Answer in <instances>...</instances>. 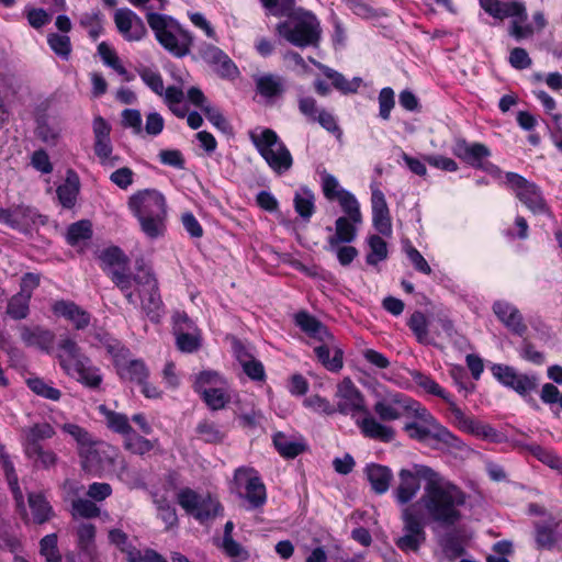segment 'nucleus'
Wrapping results in <instances>:
<instances>
[{"instance_id": "f257e3e1", "label": "nucleus", "mask_w": 562, "mask_h": 562, "mask_svg": "<svg viewBox=\"0 0 562 562\" xmlns=\"http://www.w3.org/2000/svg\"><path fill=\"white\" fill-rule=\"evenodd\" d=\"M97 258L103 271L124 294L126 301L137 305V294L142 310L153 322H159L162 302L158 283L149 262L139 256L124 254L121 248H102Z\"/></svg>"}, {"instance_id": "f03ea898", "label": "nucleus", "mask_w": 562, "mask_h": 562, "mask_svg": "<svg viewBox=\"0 0 562 562\" xmlns=\"http://www.w3.org/2000/svg\"><path fill=\"white\" fill-rule=\"evenodd\" d=\"M423 474L429 477V483L414 504L423 520L445 528L457 525L463 517L461 508L467 503V494L435 470H424Z\"/></svg>"}, {"instance_id": "7ed1b4c3", "label": "nucleus", "mask_w": 562, "mask_h": 562, "mask_svg": "<svg viewBox=\"0 0 562 562\" xmlns=\"http://www.w3.org/2000/svg\"><path fill=\"white\" fill-rule=\"evenodd\" d=\"M262 7L273 16L288 19L276 25V33L293 46L317 47L322 29L316 15L300 9L294 12L295 0H259Z\"/></svg>"}, {"instance_id": "20e7f679", "label": "nucleus", "mask_w": 562, "mask_h": 562, "mask_svg": "<svg viewBox=\"0 0 562 562\" xmlns=\"http://www.w3.org/2000/svg\"><path fill=\"white\" fill-rule=\"evenodd\" d=\"M131 213L137 218L140 231L149 238L162 237L167 231V201L157 189L136 191L127 201Z\"/></svg>"}, {"instance_id": "39448f33", "label": "nucleus", "mask_w": 562, "mask_h": 562, "mask_svg": "<svg viewBox=\"0 0 562 562\" xmlns=\"http://www.w3.org/2000/svg\"><path fill=\"white\" fill-rule=\"evenodd\" d=\"M56 359L63 372L91 390H98L103 381L100 369L86 355L79 344L64 335L56 344Z\"/></svg>"}, {"instance_id": "423d86ee", "label": "nucleus", "mask_w": 562, "mask_h": 562, "mask_svg": "<svg viewBox=\"0 0 562 562\" xmlns=\"http://www.w3.org/2000/svg\"><path fill=\"white\" fill-rule=\"evenodd\" d=\"M480 7L493 19L503 22L510 18L508 27L509 36L516 41L529 38L535 31H542L548 22L542 11H536L532 15L535 26L526 23L528 12L526 4L521 1H502V0H479Z\"/></svg>"}, {"instance_id": "0eeeda50", "label": "nucleus", "mask_w": 562, "mask_h": 562, "mask_svg": "<svg viewBox=\"0 0 562 562\" xmlns=\"http://www.w3.org/2000/svg\"><path fill=\"white\" fill-rule=\"evenodd\" d=\"M412 380L425 393L442 398L449 406L452 415V423L461 431L472 436L494 440L497 437L496 430L487 424H483L476 419L467 416L456 404L449 393H447L435 380L420 371L413 370L409 372Z\"/></svg>"}, {"instance_id": "6e6552de", "label": "nucleus", "mask_w": 562, "mask_h": 562, "mask_svg": "<svg viewBox=\"0 0 562 562\" xmlns=\"http://www.w3.org/2000/svg\"><path fill=\"white\" fill-rule=\"evenodd\" d=\"M147 23L156 41L169 54L177 58L187 56L193 45V35L175 18L157 12L146 14Z\"/></svg>"}, {"instance_id": "1a4fd4ad", "label": "nucleus", "mask_w": 562, "mask_h": 562, "mask_svg": "<svg viewBox=\"0 0 562 562\" xmlns=\"http://www.w3.org/2000/svg\"><path fill=\"white\" fill-rule=\"evenodd\" d=\"M249 137L260 156L274 172L281 175L291 169L292 155L276 131L267 127L259 135L250 133Z\"/></svg>"}, {"instance_id": "9d476101", "label": "nucleus", "mask_w": 562, "mask_h": 562, "mask_svg": "<svg viewBox=\"0 0 562 562\" xmlns=\"http://www.w3.org/2000/svg\"><path fill=\"white\" fill-rule=\"evenodd\" d=\"M373 411L382 422L396 420L403 416L416 417L424 423L434 422L431 414L420 403L400 393L375 402Z\"/></svg>"}, {"instance_id": "9b49d317", "label": "nucleus", "mask_w": 562, "mask_h": 562, "mask_svg": "<svg viewBox=\"0 0 562 562\" xmlns=\"http://www.w3.org/2000/svg\"><path fill=\"white\" fill-rule=\"evenodd\" d=\"M505 178L516 198L533 215H552L551 207L544 199L541 188L537 183L513 171L506 172Z\"/></svg>"}, {"instance_id": "f8f14e48", "label": "nucleus", "mask_w": 562, "mask_h": 562, "mask_svg": "<svg viewBox=\"0 0 562 562\" xmlns=\"http://www.w3.org/2000/svg\"><path fill=\"white\" fill-rule=\"evenodd\" d=\"M194 390L202 395L212 411L223 409L231 402L233 394L226 380L215 371L200 372L194 382Z\"/></svg>"}, {"instance_id": "ddd939ff", "label": "nucleus", "mask_w": 562, "mask_h": 562, "mask_svg": "<svg viewBox=\"0 0 562 562\" xmlns=\"http://www.w3.org/2000/svg\"><path fill=\"white\" fill-rule=\"evenodd\" d=\"M403 535L395 540L396 547L403 552H417L426 541L425 521L415 505L402 509Z\"/></svg>"}, {"instance_id": "4468645a", "label": "nucleus", "mask_w": 562, "mask_h": 562, "mask_svg": "<svg viewBox=\"0 0 562 562\" xmlns=\"http://www.w3.org/2000/svg\"><path fill=\"white\" fill-rule=\"evenodd\" d=\"M234 484L252 509L260 508L267 501L266 486L252 468L241 467L234 473Z\"/></svg>"}, {"instance_id": "2eb2a0df", "label": "nucleus", "mask_w": 562, "mask_h": 562, "mask_svg": "<svg viewBox=\"0 0 562 562\" xmlns=\"http://www.w3.org/2000/svg\"><path fill=\"white\" fill-rule=\"evenodd\" d=\"M79 456L83 470L98 475L114 464L119 450L106 442L93 440Z\"/></svg>"}, {"instance_id": "dca6fc26", "label": "nucleus", "mask_w": 562, "mask_h": 562, "mask_svg": "<svg viewBox=\"0 0 562 562\" xmlns=\"http://www.w3.org/2000/svg\"><path fill=\"white\" fill-rule=\"evenodd\" d=\"M424 470H432L424 464H413L411 469H402L398 472V484L394 490L395 499L401 505H406L417 495L420 490L419 480L425 484L429 483V477L424 475Z\"/></svg>"}, {"instance_id": "f3484780", "label": "nucleus", "mask_w": 562, "mask_h": 562, "mask_svg": "<svg viewBox=\"0 0 562 562\" xmlns=\"http://www.w3.org/2000/svg\"><path fill=\"white\" fill-rule=\"evenodd\" d=\"M335 402L336 413L352 416L367 413L363 395L350 378H345L337 384Z\"/></svg>"}, {"instance_id": "a211bd4d", "label": "nucleus", "mask_w": 562, "mask_h": 562, "mask_svg": "<svg viewBox=\"0 0 562 562\" xmlns=\"http://www.w3.org/2000/svg\"><path fill=\"white\" fill-rule=\"evenodd\" d=\"M494 376L505 386L515 390L520 395H526L535 390L538 379L535 375L517 373V371L508 366L496 364L492 368Z\"/></svg>"}, {"instance_id": "6ab92c4d", "label": "nucleus", "mask_w": 562, "mask_h": 562, "mask_svg": "<svg viewBox=\"0 0 562 562\" xmlns=\"http://www.w3.org/2000/svg\"><path fill=\"white\" fill-rule=\"evenodd\" d=\"M452 154L465 165L476 169L483 160L491 156V149L483 143H469L464 138H457L451 148Z\"/></svg>"}, {"instance_id": "aec40b11", "label": "nucleus", "mask_w": 562, "mask_h": 562, "mask_svg": "<svg viewBox=\"0 0 562 562\" xmlns=\"http://www.w3.org/2000/svg\"><path fill=\"white\" fill-rule=\"evenodd\" d=\"M493 312L498 321L513 334L522 337L528 331L520 311L509 302L496 301L493 304Z\"/></svg>"}, {"instance_id": "412c9836", "label": "nucleus", "mask_w": 562, "mask_h": 562, "mask_svg": "<svg viewBox=\"0 0 562 562\" xmlns=\"http://www.w3.org/2000/svg\"><path fill=\"white\" fill-rule=\"evenodd\" d=\"M562 539V521L550 518L535 524V542L538 550H552Z\"/></svg>"}, {"instance_id": "4be33fe9", "label": "nucleus", "mask_w": 562, "mask_h": 562, "mask_svg": "<svg viewBox=\"0 0 562 562\" xmlns=\"http://www.w3.org/2000/svg\"><path fill=\"white\" fill-rule=\"evenodd\" d=\"M35 223V214L30 207L18 206L15 209L0 207V224L7 225L22 233H30Z\"/></svg>"}, {"instance_id": "5701e85b", "label": "nucleus", "mask_w": 562, "mask_h": 562, "mask_svg": "<svg viewBox=\"0 0 562 562\" xmlns=\"http://www.w3.org/2000/svg\"><path fill=\"white\" fill-rule=\"evenodd\" d=\"M372 223L376 232L389 237L392 234L390 210L382 191L375 190L371 195Z\"/></svg>"}, {"instance_id": "b1692460", "label": "nucleus", "mask_w": 562, "mask_h": 562, "mask_svg": "<svg viewBox=\"0 0 562 562\" xmlns=\"http://www.w3.org/2000/svg\"><path fill=\"white\" fill-rule=\"evenodd\" d=\"M52 308L57 316L69 321L77 330H82L90 325L91 315L74 302L57 301Z\"/></svg>"}, {"instance_id": "393cba45", "label": "nucleus", "mask_w": 562, "mask_h": 562, "mask_svg": "<svg viewBox=\"0 0 562 562\" xmlns=\"http://www.w3.org/2000/svg\"><path fill=\"white\" fill-rule=\"evenodd\" d=\"M295 325L301 328L308 337L321 342H331L334 336L328 331L327 327L316 317L307 312H299L294 315Z\"/></svg>"}, {"instance_id": "a878e982", "label": "nucleus", "mask_w": 562, "mask_h": 562, "mask_svg": "<svg viewBox=\"0 0 562 562\" xmlns=\"http://www.w3.org/2000/svg\"><path fill=\"white\" fill-rule=\"evenodd\" d=\"M364 414L366 416L362 419L357 420V425L364 437L383 442L394 439L395 431L392 427L378 422L368 411Z\"/></svg>"}, {"instance_id": "bb28decb", "label": "nucleus", "mask_w": 562, "mask_h": 562, "mask_svg": "<svg viewBox=\"0 0 562 562\" xmlns=\"http://www.w3.org/2000/svg\"><path fill=\"white\" fill-rule=\"evenodd\" d=\"M256 91L266 99H276L285 91L284 79L273 74H265L255 80Z\"/></svg>"}, {"instance_id": "cd10ccee", "label": "nucleus", "mask_w": 562, "mask_h": 562, "mask_svg": "<svg viewBox=\"0 0 562 562\" xmlns=\"http://www.w3.org/2000/svg\"><path fill=\"white\" fill-rule=\"evenodd\" d=\"M95 526L89 522H82L77 527V546L79 551L90 562L97 557L95 548Z\"/></svg>"}, {"instance_id": "c85d7f7f", "label": "nucleus", "mask_w": 562, "mask_h": 562, "mask_svg": "<svg viewBox=\"0 0 562 562\" xmlns=\"http://www.w3.org/2000/svg\"><path fill=\"white\" fill-rule=\"evenodd\" d=\"M318 361L329 371L337 372L342 366V351L331 342H322L314 349Z\"/></svg>"}, {"instance_id": "c756f323", "label": "nucleus", "mask_w": 562, "mask_h": 562, "mask_svg": "<svg viewBox=\"0 0 562 562\" xmlns=\"http://www.w3.org/2000/svg\"><path fill=\"white\" fill-rule=\"evenodd\" d=\"M80 181L77 172L68 169L65 183L60 184L56 192L60 204L66 209H71L77 201Z\"/></svg>"}, {"instance_id": "7c9ffc66", "label": "nucleus", "mask_w": 562, "mask_h": 562, "mask_svg": "<svg viewBox=\"0 0 562 562\" xmlns=\"http://www.w3.org/2000/svg\"><path fill=\"white\" fill-rule=\"evenodd\" d=\"M123 446L125 450L137 456H145L150 451L160 452L158 439H147L136 434L134 430L124 438Z\"/></svg>"}, {"instance_id": "2f4dec72", "label": "nucleus", "mask_w": 562, "mask_h": 562, "mask_svg": "<svg viewBox=\"0 0 562 562\" xmlns=\"http://www.w3.org/2000/svg\"><path fill=\"white\" fill-rule=\"evenodd\" d=\"M407 325L419 344L434 345V336L431 335L430 329L432 322H430L424 313L419 311L414 312L411 315Z\"/></svg>"}, {"instance_id": "473e14b6", "label": "nucleus", "mask_w": 562, "mask_h": 562, "mask_svg": "<svg viewBox=\"0 0 562 562\" xmlns=\"http://www.w3.org/2000/svg\"><path fill=\"white\" fill-rule=\"evenodd\" d=\"M321 69L323 75L331 81L333 87L342 94L356 93L362 83L360 77L348 80L342 74L328 66H322Z\"/></svg>"}, {"instance_id": "72a5a7b5", "label": "nucleus", "mask_w": 562, "mask_h": 562, "mask_svg": "<svg viewBox=\"0 0 562 562\" xmlns=\"http://www.w3.org/2000/svg\"><path fill=\"white\" fill-rule=\"evenodd\" d=\"M366 475L372 490L376 494H384L389 490L393 477L392 472L387 467L374 463L366 468Z\"/></svg>"}, {"instance_id": "f704fd0d", "label": "nucleus", "mask_w": 562, "mask_h": 562, "mask_svg": "<svg viewBox=\"0 0 562 562\" xmlns=\"http://www.w3.org/2000/svg\"><path fill=\"white\" fill-rule=\"evenodd\" d=\"M363 223V218H353L339 216L335 222V235L333 239L340 244H350L356 239L358 226Z\"/></svg>"}, {"instance_id": "c9c22d12", "label": "nucleus", "mask_w": 562, "mask_h": 562, "mask_svg": "<svg viewBox=\"0 0 562 562\" xmlns=\"http://www.w3.org/2000/svg\"><path fill=\"white\" fill-rule=\"evenodd\" d=\"M109 539H110L111 543L116 546L123 553L126 554V559L128 562H142L143 561L142 552L128 542V537L123 530H121V529L110 530Z\"/></svg>"}, {"instance_id": "e433bc0d", "label": "nucleus", "mask_w": 562, "mask_h": 562, "mask_svg": "<svg viewBox=\"0 0 562 562\" xmlns=\"http://www.w3.org/2000/svg\"><path fill=\"white\" fill-rule=\"evenodd\" d=\"M295 212L305 221L315 213V195L313 191L306 187L301 188L300 192H295L293 199Z\"/></svg>"}, {"instance_id": "4c0bfd02", "label": "nucleus", "mask_w": 562, "mask_h": 562, "mask_svg": "<svg viewBox=\"0 0 562 562\" xmlns=\"http://www.w3.org/2000/svg\"><path fill=\"white\" fill-rule=\"evenodd\" d=\"M32 291L24 288L18 294L13 295L8 303L7 314L13 319L25 318L30 312L29 303Z\"/></svg>"}, {"instance_id": "58836bf2", "label": "nucleus", "mask_w": 562, "mask_h": 562, "mask_svg": "<svg viewBox=\"0 0 562 562\" xmlns=\"http://www.w3.org/2000/svg\"><path fill=\"white\" fill-rule=\"evenodd\" d=\"M273 443L278 452L284 458H295L305 449V445L299 440H294L283 432L273 436Z\"/></svg>"}, {"instance_id": "ea45409f", "label": "nucleus", "mask_w": 562, "mask_h": 562, "mask_svg": "<svg viewBox=\"0 0 562 562\" xmlns=\"http://www.w3.org/2000/svg\"><path fill=\"white\" fill-rule=\"evenodd\" d=\"M100 411L105 418L106 426L114 432L123 435L125 438L133 431L130 420L125 414L113 412L104 406H101Z\"/></svg>"}, {"instance_id": "a19ab883", "label": "nucleus", "mask_w": 562, "mask_h": 562, "mask_svg": "<svg viewBox=\"0 0 562 562\" xmlns=\"http://www.w3.org/2000/svg\"><path fill=\"white\" fill-rule=\"evenodd\" d=\"M93 234L92 223L89 220H80L70 224L67 228L66 240L70 246L91 239Z\"/></svg>"}, {"instance_id": "79ce46f5", "label": "nucleus", "mask_w": 562, "mask_h": 562, "mask_svg": "<svg viewBox=\"0 0 562 562\" xmlns=\"http://www.w3.org/2000/svg\"><path fill=\"white\" fill-rule=\"evenodd\" d=\"M0 461H1L2 468H3L4 472H5L9 485L11 486L12 493L14 495V498H15V502H16V507H18L21 516L23 518H25L26 517V512H25V507H24V504H23V495H22V492L20 491V487L18 485V477H16V475L14 473L13 465H12L11 461L9 460V458L7 456H4V454H1Z\"/></svg>"}, {"instance_id": "37998d69", "label": "nucleus", "mask_w": 562, "mask_h": 562, "mask_svg": "<svg viewBox=\"0 0 562 562\" xmlns=\"http://www.w3.org/2000/svg\"><path fill=\"white\" fill-rule=\"evenodd\" d=\"M79 24L88 31L92 41H97L103 33V15L100 10L82 13Z\"/></svg>"}, {"instance_id": "c03bdc74", "label": "nucleus", "mask_w": 562, "mask_h": 562, "mask_svg": "<svg viewBox=\"0 0 562 562\" xmlns=\"http://www.w3.org/2000/svg\"><path fill=\"white\" fill-rule=\"evenodd\" d=\"M47 44L49 48L63 60H68L72 52L70 37L66 34L49 33L47 35Z\"/></svg>"}, {"instance_id": "a18cd8bd", "label": "nucleus", "mask_w": 562, "mask_h": 562, "mask_svg": "<svg viewBox=\"0 0 562 562\" xmlns=\"http://www.w3.org/2000/svg\"><path fill=\"white\" fill-rule=\"evenodd\" d=\"M344 213V217L363 218L360 210V204L353 193L346 189H340L339 196L335 200Z\"/></svg>"}, {"instance_id": "49530a36", "label": "nucleus", "mask_w": 562, "mask_h": 562, "mask_svg": "<svg viewBox=\"0 0 562 562\" xmlns=\"http://www.w3.org/2000/svg\"><path fill=\"white\" fill-rule=\"evenodd\" d=\"M153 501L159 512V517L167 525V528L176 526L178 524V517L168 497L162 494L153 493Z\"/></svg>"}, {"instance_id": "de8ad7c7", "label": "nucleus", "mask_w": 562, "mask_h": 562, "mask_svg": "<svg viewBox=\"0 0 562 562\" xmlns=\"http://www.w3.org/2000/svg\"><path fill=\"white\" fill-rule=\"evenodd\" d=\"M178 348L184 352H193L200 347V334L198 328L184 330L179 328V333L175 334Z\"/></svg>"}, {"instance_id": "09e8293b", "label": "nucleus", "mask_w": 562, "mask_h": 562, "mask_svg": "<svg viewBox=\"0 0 562 562\" xmlns=\"http://www.w3.org/2000/svg\"><path fill=\"white\" fill-rule=\"evenodd\" d=\"M201 495L191 488H182L177 494L178 504L193 517L204 516V513L196 512L198 502Z\"/></svg>"}, {"instance_id": "8fccbe9b", "label": "nucleus", "mask_w": 562, "mask_h": 562, "mask_svg": "<svg viewBox=\"0 0 562 562\" xmlns=\"http://www.w3.org/2000/svg\"><path fill=\"white\" fill-rule=\"evenodd\" d=\"M143 82L156 94L162 95L164 80L159 71L153 70L149 67L140 66L136 69Z\"/></svg>"}, {"instance_id": "3c124183", "label": "nucleus", "mask_w": 562, "mask_h": 562, "mask_svg": "<svg viewBox=\"0 0 562 562\" xmlns=\"http://www.w3.org/2000/svg\"><path fill=\"white\" fill-rule=\"evenodd\" d=\"M71 516L74 518H95L100 515V508L90 499L76 498L71 502Z\"/></svg>"}, {"instance_id": "603ef678", "label": "nucleus", "mask_w": 562, "mask_h": 562, "mask_svg": "<svg viewBox=\"0 0 562 562\" xmlns=\"http://www.w3.org/2000/svg\"><path fill=\"white\" fill-rule=\"evenodd\" d=\"M196 434L199 437L207 443H220L223 441L225 434L220 429V427L209 420H202L196 426Z\"/></svg>"}, {"instance_id": "864d4df0", "label": "nucleus", "mask_w": 562, "mask_h": 562, "mask_svg": "<svg viewBox=\"0 0 562 562\" xmlns=\"http://www.w3.org/2000/svg\"><path fill=\"white\" fill-rule=\"evenodd\" d=\"M122 378L136 382L138 384L144 383L148 376V369L145 363L139 360L130 361L125 367L121 369Z\"/></svg>"}, {"instance_id": "5fc2aeb1", "label": "nucleus", "mask_w": 562, "mask_h": 562, "mask_svg": "<svg viewBox=\"0 0 562 562\" xmlns=\"http://www.w3.org/2000/svg\"><path fill=\"white\" fill-rule=\"evenodd\" d=\"M427 424L432 427L430 434L431 438L440 442H443L445 445L451 448L460 449L462 447V441L457 436H454L449 429L436 423L435 419L432 423Z\"/></svg>"}, {"instance_id": "6e6d98bb", "label": "nucleus", "mask_w": 562, "mask_h": 562, "mask_svg": "<svg viewBox=\"0 0 562 562\" xmlns=\"http://www.w3.org/2000/svg\"><path fill=\"white\" fill-rule=\"evenodd\" d=\"M196 512L205 514L204 516L195 517L201 522H204L216 517L222 512V506L215 498L211 497L210 495H201L198 502Z\"/></svg>"}, {"instance_id": "4d7b16f0", "label": "nucleus", "mask_w": 562, "mask_h": 562, "mask_svg": "<svg viewBox=\"0 0 562 562\" xmlns=\"http://www.w3.org/2000/svg\"><path fill=\"white\" fill-rule=\"evenodd\" d=\"M379 116L389 121L391 119V112L395 106V93L391 87H384L380 90L379 97Z\"/></svg>"}, {"instance_id": "13d9d810", "label": "nucleus", "mask_w": 562, "mask_h": 562, "mask_svg": "<svg viewBox=\"0 0 562 562\" xmlns=\"http://www.w3.org/2000/svg\"><path fill=\"white\" fill-rule=\"evenodd\" d=\"M439 544L442 549L443 554L449 560H454L461 557L464 552L461 541L453 533H446L439 540Z\"/></svg>"}, {"instance_id": "bf43d9fd", "label": "nucleus", "mask_w": 562, "mask_h": 562, "mask_svg": "<svg viewBox=\"0 0 562 562\" xmlns=\"http://www.w3.org/2000/svg\"><path fill=\"white\" fill-rule=\"evenodd\" d=\"M63 430L76 440L78 443L79 454L93 441L91 435L77 424H64Z\"/></svg>"}, {"instance_id": "052dcab7", "label": "nucleus", "mask_w": 562, "mask_h": 562, "mask_svg": "<svg viewBox=\"0 0 562 562\" xmlns=\"http://www.w3.org/2000/svg\"><path fill=\"white\" fill-rule=\"evenodd\" d=\"M530 450L539 461L562 474V458L555 452L547 450L540 446H533Z\"/></svg>"}, {"instance_id": "680f3d73", "label": "nucleus", "mask_w": 562, "mask_h": 562, "mask_svg": "<svg viewBox=\"0 0 562 562\" xmlns=\"http://www.w3.org/2000/svg\"><path fill=\"white\" fill-rule=\"evenodd\" d=\"M222 549L232 562H246L250 558L248 550L234 539L222 541Z\"/></svg>"}, {"instance_id": "e2e57ef3", "label": "nucleus", "mask_w": 562, "mask_h": 562, "mask_svg": "<svg viewBox=\"0 0 562 562\" xmlns=\"http://www.w3.org/2000/svg\"><path fill=\"white\" fill-rule=\"evenodd\" d=\"M203 113L209 120V122L216 127L218 131L231 134L232 133V125L227 121V119L223 115L220 109L211 105H206V108L203 109Z\"/></svg>"}, {"instance_id": "0e129e2a", "label": "nucleus", "mask_w": 562, "mask_h": 562, "mask_svg": "<svg viewBox=\"0 0 562 562\" xmlns=\"http://www.w3.org/2000/svg\"><path fill=\"white\" fill-rule=\"evenodd\" d=\"M41 554L46 559L47 562H59L61 555L57 548V535L50 533L45 536L41 540Z\"/></svg>"}, {"instance_id": "69168bd1", "label": "nucleus", "mask_w": 562, "mask_h": 562, "mask_svg": "<svg viewBox=\"0 0 562 562\" xmlns=\"http://www.w3.org/2000/svg\"><path fill=\"white\" fill-rule=\"evenodd\" d=\"M442 334L449 339L457 335V330L452 321L446 315H438L431 325V335L434 339L440 337Z\"/></svg>"}, {"instance_id": "338daca9", "label": "nucleus", "mask_w": 562, "mask_h": 562, "mask_svg": "<svg viewBox=\"0 0 562 562\" xmlns=\"http://www.w3.org/2000/svg\"><path fill=\"white\" fill-rule=\"evenodd\" d=\"M304 406L316 412L326 415H333L336 413L335 405L331 404L327 398L319 395H311L303 402Z\"/></svg>"}, {"instance_id": "774afa93", "label": "nucleus", "mask_w": 562, "mask_h": 562, "mask_svg": "<svg viewBox=\"0 0 562 562\" xmlns=\"http://www.w3.org/2000/svg\"><path fill=\"white\" fill-rule=\"evenodd\" d=\"M137 14L131 9L124 8L119 9L114 14V22L117 31L124 37L125 34L131 31L132 23L136 19Z\"/></svg>"}]
</instances>
